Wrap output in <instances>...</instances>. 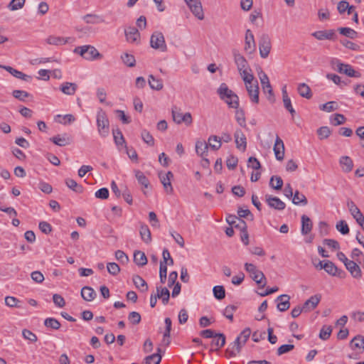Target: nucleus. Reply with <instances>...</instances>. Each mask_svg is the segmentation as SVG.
I'll return each mask as SVG.
<instances>
[{
    "instance_id": "obj_1",
    "label": "nucleus",
    "mask_w": 364,
    "mask_h": 364,
    "mask_svg": "<svg viewBox=\"0 0 364 364\" xmlns=\"http://www.w3.org/2000/svg\"><path fill=\"white\" fill-rule=\"evenodd\" d=\"M73 52L87 60H94L102 57V55L94 46L90 45L77 46L74 49Z\"/></svg>"
},
{
    "instance_id": "obj_2",
    "label": "nucleus",
    "mask_w": 364,
    "mask_h": 364,
    "mask_svg": "<svg viewBox=\"0 0 364 364\" xmlns=\"http://www.w3.org/2000/svg\"><path fill=\"white\" fill-rule=\"evenodd\" d=\"M217 93L219 95L221 100H225L227 97L232 96L233 97L234 101L229 103V107L231 108H238L239 106V97L238 96L230 89L228 88V86L226 83L223 82L220 84V87L217 90Z\"/></svg>"
},
{
    "instance_id": "obj_3",
    "label": "nucleus",
    "mask_w": 364,
    "mask_h": 364,
    "mask_svg": "<svg viewBox=\"0 0 364 364\" xmlns=\"http://www.w3.org/2000/svg\"><path fill=\"white\" fill-rule=\"evenodd\" d=\"M97 125L98 132L102 137H106L109 133V123L105 111L100 109L97 114Z\"/></svg>"
},
{
    "instance_id": "obj_4",
    "label": "nucleus",
    "mask_w": 364,
    "mask_h": 364,
    "mask_svg": "<svg viewBox=\"0 0 364 364\" xmlns=\"http://www.w3.org/2000/svg\"><path fill=\"white\" fill-rule=\"evenodd\" d=\"M171 114L173 122L177 124L184 123L186 126H190L193 122L191 114L190 112L183 114L181 112V109L176 106L172 107Z\"/></svg>"
},
{
    "instance_id": "obj_5",
    "label": "nucleus",
    "mask_w": 364,
    "mask_h": 364,
    "mask_svg": "<svg viewBox=\"0 0 364 364\" xmlns=\"http://www.w3.org/2000/svg\"><path fill=\"white\" fill-rule=\"evenodd\" d=\"M150 45L151 48L161 52H166L167 50L165 38L161 32L155 31L153 33L150 39Z\"/></svg>"
},
{
    "instance_id": "obj_6",
    "label": "nucleus",
    "mask_w": 364,
    "mask_h": 364,
    "mask_svg": "<svg viewBox=\"0 0 364 364\" xmlns=\"http://www.w3.org/2000/svg\"><path fill=\"white\" fill-rule=\"evenodd\" d=\"M232 140V136L229 133L223 132L222 133L221 137H219L216 135H211L208 138V142L210 147L213 150H218L221 146V141H224L225 143H228Z\"/></svg>"
},
{
    "instance_id": "obj_7",
    "label": "nucleus",
    "mask_w": 364,
    "mask_h": 364,
    "mask_svg": "<svg viewBox=\"0 0 364 364\" xmlns=\"http://www.w3.org/2000/svg\"><path fill=\"white\" fill-rule=\"evenodd\" d=\"M271 39L267 34H262L259 39V50L262 58L268 57L271 50Z\"/></svg>"
},
{
    "instance_id": "obj_8",
    "label": "nucleus",
    "mask_w": 364,
    "mask_h": 364,
    "mask_svg": "<svg viewBox=\"0 0 364 364\" xmlns=\"http://www.w3.org/2000/svg\"><path fill=\"white\" fill-rule=\"evenodd\" d=\"M258 75L264 92L268 93V100L269 101L274 102V93L268 76L262 70L258 73Z\"/></svg>"
},
{
    "instance_id": "obj_9",
    "label": "nucleus",
    "mask_w": 364,
    "mask_h": 364,
    "mask_svg": "<svg viewBox=\"0 0 364 364\" xmlns=\"http://www.w3.org/2000/svg\"><path fill=\"white\" fill-rule=\"evenodd\" d=\"M337 71L340 73L345 74L350 77H360L361 74L358 71H355L353 68L349 65L336 61Z\"/></svg>"
},
{
    "instance_id": "obj_10",
    "label": "nucleus",
    "mask_w": 364,
    "mask_h": 364,
    "mask_svg": "<svg viewBox=\"0 0 364 364\" xmlns=\"http://www.w3.org/2000/svg\"><path fill=\"white\" fill-rule=\"evenodd\" d=\"M193 14L199 20L204 18V13L200 0H184Z\"/></svg>"
},
{
    "instance_id": "obj_11",
    "label": "nucleus",
    "mask_w": 364,
    "mask_h": 364,
    "mask_svg": "<svg viewBox=\"0 0 364 364\" xmlns=\"http://www.w3.org/2000/svg\"><path fill=\"white\" fill-rule=\"evenodd\" d=\"M248 95L253 103H259V85L257 80L250 85H245Z\"/></svg>"
},
{
    "instance_id": "obj_12",
    "label": "nucleus",
    "mask_w": 364,
    "mask_h": 364,
    "mask_svg": "<svg viewBox=\"0 0 364 364\" xmlns=\"http://www.w3.org/2000/svg\"><path fill=\"white\" fill-rule=\"evenodd\" d=\"M124 33L129 43L137 44L140 42V33L136 28L129 26L124 30Z\"/></svg>"
},
{
    "instance_id": "obj_13",
    "label": "nucleus",
    "mask_w": 364,
    "mask_h": 364,
    "mask_svg": "<svg viewBox=\"0 0 364 364\" xmlns=\"http://www.w3.org/2000/svg\"><path fill=\"white\" fill-rule=\"evenodd\" d=\"M312 36L316 38L317 40H331L334 41L336 38L335 31L333 29L317 31L312 33Z\"/></svg>"
},
{
    "instance_id": "obj_14",
    "label": "nucleus",
    "mask_w": 364,
    "mask_h": 364,
    "mask_svg": "<svg viewBox=\"0 0 364 364\" xmlns=\"http://www.w3.org/2000/svg\"><path fill=\"white\" fill-rule=\"evenodd\" d=\"M266 202L270 208L277 210H283L286 207L285 203L278 197L271 195L266 196Z\"/></svg>"
},
{
    "instance_id": "obj_15",
    "label": "nucleus",
    "mask_w": 364,
    "mask_h": 364,
    "mask_svg": "<svg viewBox=\"0 0 364 364\" xmlns=\"http://www.w3.org/2000/svg\"><path fill=\"white\" fill-rule=\"evenodd\" d=\"M243 346L240 341L236 338L235 341L231 343L225 350V355L227 358L235 357L240 352Z\"/></svg>"
},
{
    "instance_id": "obj_16",
    "label": "nucleus",
    "mask_w": 364,
    "mask_h": 364,
    "mask_svg": "<svg viewBox=\"0 0 364 364\" xmlns=\"http://www.w3.org/2000/svg\"><path fill=\"white\" fill-rule=\"evenodd\" d=\"M275 157L278 161H282L284 157V144L282 139L277 136L274 148Z\"/></svg>"
},
{
    "instance_id": "obj_17",
    "label": "nucleus",
    "mask_w": 364,
    "mask_h": 364,
    "mask_svg": "<svg viewBox=\"0 0 364 364\" xmlns=\"http://www.w3.org/2000/svg\"><path fill=\"white\" fill-rule=\"evenodd\" d=\"M321 299V294H315L311 296L309 299H307L304 304H303V308L304 309V312H309L314 310L319 304Z\"/></svg>"
},
{
    "instance_id": "obj_18",
    "label": "nucleus",
    "mask_w": 364,
    "mask_h": 364,
    "mask_svg": "<svg viewBox=\"0 0 364 364\" xmlns=\"http://www.w3.org/2000/svg\"><path fill=\"white\" fill-rule=\"evenodd\" d=\"M236 147L245 151L247 148V139L244 133L241 129H237L234 134Z\"/></svg>"
},
{
    "instance_id": "obj_19",
    "label": "nucleus",
    "mask_w": 364,
    "mask_h": 364,
    "mask_svg": "<svg viewBox=\"0 0 364 364\" xmlns=\"http://www.w3.org/2000/svg\"><path fill=\"white\" fill-rule=\"evenodd\" d=\"M289 300L290 296L287 294H282L279 296L276 299V302L277 303V309L281 312H284L288 310L290 307Z\"/></svg>"
},
{
    "instance_id": "obj_20",
    "label": "nucleus",
    "mask_w": 364,
    "mask_h": 364,
    "mask_svg": "<svg viewBox=\"0 0 364 364\" xmlns=\"http://www.w3.org/2000/svg\"><path fill=\"white\" fill-rule=\"evenodd\" d=\"M245 50L250 54L255 50L254 36L250 29H247L245 33Z\"/></svg>"
},
{
    "instance_id": "obj_21",
    "label": "nucleus",
    "mask_w": 364,
    "mask_h": 364,
    "mask_svg": "<svg viewBox=\"0 0 364 364\" xmlns=\"http://www.w3.org/2000/svg\"><path fill=\"white\" fill-rule=\"evenodd\" d=\"M50 140L59 146H65L72 142V138L67 134H63V135L58 134L51 137Z\"/></svg>"
},
{
    "instance_id": "obj_22",
    "label": "nucleus",
    "mask_w": 364,
    "mask_h": 364,
    "mask_svg": "<svg viewBox=\"0 0 364 364\" xmlns=\"http://www.w3.org/2000/svg\"><path fill=\"white\" fill-rule=\"evenodd\" d=\"M159 178L161 183L163 184L164 189L166 193H173V187L171 183V178H173V174L171 171H168L166 175L161 176L159 175Z\"/></svg>"
},
{
    "instance_id": "obj_23",
    "label": "nucleus",
    "mask_w": 364,
    "mask_h": 364,
    "mask_svg": "<svg viewBox=\"0 0 364 364\" xmlns=\"http://www.w3.org/2000/svg\"><path fill=\"white\" fill-rule=\"evenodd\" d=\"M4 69H5L6 71H8L11 75H12L14 77L23 80L26 82H29L31 80L32 77L28 75L24 74L21 71H19L11 66H1Z\"/></svg>"
},
{
    "instance_id": "obj_24",
    "label": "nucleus",
    "mask_w": 364,
    "mask_h": 364,
    "mask_svg": "<svg viewBox=\"0 0 364 364\" xmlns=\"http://www.w3.org/2000/svg\"><path fill=\"white\" fill-rule=\"evenodd\" d=\"M233 55L235 63L237 67L238 71L249 68L248 63L243 55H242L236 50H233Z\"/></svg>"
},
{
    "instance_id": "obj_25",
    "label": "nucleus",
    "mask_w": 364,
    "mask_h": 364,
    "mask_svg": "<svg viewBox=\"0 0 364 364\" xmlns=\"http://www.w3.org/2000/svg\"><path fill=\"white\" fill-rule=\"evenodd\" d=\"M350 347L352 350H359L360 353L364 351V337L360 335L355 336L350 342Z\"/></svg>"
},
{
    "instance_id": "obj_26",
    "label": "nucleus",
    "mask_w": 364,
    "mask_h": 364,
    "mask_svg": "<svg viewBox=\"0 0 364 364\" xmlns=\"http://www.w3.org/2000/svg\"><path fill=\"white\" fill-rule=\"evenodd\" d=\"M358 263V262L355 261L349 260L345 264L346 269L350 272L352 276L355 278H359L361 277V271Z\"/></svg>"
},
{
    "instance_id": "obj_27",
    "label": "nucleus",
    "mask_w": 364,
    "mask_h": 364,
    "mask_svg": "<svg viewBox=\"0 0 364 364\" xmlns=\"http://www.w3.org/2000/svg\"><path fill=\"white\" fill-rule=\"evenodd\" d=\"M60 90L65 95H73L77 90V85L74 82H65L61 84Z\"/></svg>"
},
{
    "instance_id": "obj_28",
    "label": "nucleus",
    "mask_w": 364,
    "mask_h": 364,
    "mask_svg": "<svg viewBox=\"0 0 364 364\" xmlns=\"http://www.w3.org/2000/svg\"><path fill=\"white\" fill-rule=\"evenodd\" d=\"M313 223L311 219L307 215H303L301 216V234L304 235L309 234L311 231Z\"/></svg>"
},
{
    "instance_id": "obj_29",
    "label": "nucleus",
    "mask_w": 364,
    "mask_h": 364,
    "mask_svg": "<svg viewBox=\"0 0 364 364\" xmlns=\"http://www.w3.org/2000/svg\"><path fill=\"white\" fill-rule=\"evenodd\" d=\"M156 296L161 299L164 305L167 304L169 298L170 292L166 287H156Z\"/></svg>"
},
{
    "instance_id": "obj_30",
    "label": "nucleus",
    "mask_w": 364,
    "mask_h": 364,
    "mask_svg": "<svg viewBox=\"0 0 364 364\" xmlns=\"http://www.w3.org/2000/svg\"><path fill=\"white\" fill-rule=\"evenodd\" d=\"M250 276L260 288H264L265 287L267 284L266 277L262 271L258 269Z\"/></svg>"
},
{
    "instance_id": "obj_31",
    "label": "nucleus",
    "mask_w": 364,
    "mask_h": 364,
    "mask_svg": "<svg viewBox=\"0 0 364 364\" xmlns=\"http://www.w3.org/2000/svg\"><path fill=\"white\" fill-rule=\"evenodd\" d=\"M132 280L135 287L141 291L145 292L148 290V284L146 281L139 275H134Z\"/></svg>"
},
{
    "instance_id": "obj_32",
    "label": "nucleus",
    "mask_w": 364,
    "mask_h": 364,
    "mask_svg": "<svg viewBox=\"0 0 364 364\" xmlns=\"http://www.w3.org/2000/svg\"><path fill=\"white\" fill-rule=\"evenodd\" d=\"M149 85L152 90H161L164 87L161 79L156 78L153 75H150L148 79Z\"/></svg>"
},
{
    "instance_id": "obj_33",
    "label": "nucleus",
    "mask_w": 364,
    "mask_h": 364,
    "mask_svg": "<svg viewBox=\"0 0 364 364\" xmlns=\"http://www.w3.org/2000/svg\"><path fill=\"white\" fill-rule=\"evenodd\" d=\"M81 296L85 301H91L95 299L96 292L92 287H84L81 289Z\"/></svg>"
},
{
    "instance_id": "obj_34",
    "label": "nucleus",
    "mask_w": 364,
    "mask_h": 364,
    "mask_svg": "<svg viewBox=\"0 0 364 364\" xmlns=\"http://www.w3.org/2000/svg\"><path fill=\"white\" fill-rule=\"evenodd\" d=\"M297 91L302 97L310 99L312 97L311 88L306 83H299L298 85Z\"/></svg>"
},
{
    "instance_id": "obj_35",
    "label": "nucleus",
    "mask_w": 364,
    "mask_h": 364,
    "mask_svg": "<svg viewBox=\"0 0 364 364\" xmlns=\"http://www.w3.org/2000/svg\"><path fill=\"white\" fill-rule=\"evenodd\" d=\"M339 162L344 172L348 173L352 171L353 163L350 157L342 156L341 157Z\"/></svg>"
},
{
    "instance_id": "obj_36",
    "label": "nucleus",
    "mask_w": 364,
    "mask_h": 364,
    "mask_svg": "<svg viewBox=\"0 0 364 364\" xmlns=\"http://www.w3.org/2000/svg\"><path fill=\"white\" fill-rule=\"evenodd\" d=\"M139 233L141 237V240L146 242L149 243L151 241V235L150 230L147 225L142 224L140 227Z\"/></svg>"
},
{
    "instance_id": "obj_37",
    "label": "nucleus",
    "mask_w": 364,
    "mask_h": 364,
    "mask_svg": "<svg viewBox=\"0 0 364 364\" xmlns=\"http://www.w3.org/2000/svg\"><path fill=\"white\" fill-rule=\"evenodd\" d=\"M164 323H165V325H166V328H165V331L164 332L163 341H162L166 345H168L170 343L169 338H170V333H171V331L172 322H171V320L170 318H166L165 320H164Z\"/></svg>"
},
{
    "instance_id": "obj_38",
    "label": "nucleus",
    "mask_w": 364,
    "mask_h": 364,
    "mask_svg": "<svg viewBox=\"0 0 364 364\" xmlns=\"http://www.w3.org/2000/svg\"><path fill=\"white\" fill-rule=\"evenodd\" d=\"M250 71L251 69L250 68L239 71L245 85H250L252 82H255L254 75L250 73Z\"/></svg>"
},
{
    "instance_id": "obj_39",
    "label": "nucleus",
    "mask_w": 364,
    "mask_h": 364,
    "mask_svg": "<svg viewBox=\"0 0 364 364\" xmlns=\"http://www.w3.org/2000/svg\"><path fill=\"white\" fill-rule=\"evenodd\" d=\"M134 262L138 266L142 267L147 263V258L143 252L137 250L134 253Z\"/></svg>"
},
{
    "instance_id": "obj_40",
    "label": "nucleus",
    "mask_w": 364,
    "mask_h": 364,
    "mask_svg": "<svg viewBox=\"0 0 364 364\" xmlns=\"http://www.w3.org/2000/svg\"><path fill=\"white\" fill-rule=\"evenodd\" d=\"M292 203L297 205H306L308 200L303 193H301L299 191H296L292 196Z\"/></svg>"
},
{
    "instance_id": "obj_41",
    "label": "nucleus",
    "mask_w": 364,
    "mask_h": 364,
    "mask_svg": "<svg viewBox=\"0 0 364 364\" xmlns=\"http://www.w3.org/2000/svg\"><path fill=\"white\" fill-rule=\"evenodd\" d=\"M66 186L73 191L77 193L83 192V187L78 184L75 180L72 178H66L65 181Z\"/></svg>"
},
{
    "instance_id": "obj_42",
    "label": "nucleus",
    "mask_w": 364,
    "mask_h": 364,
    "mask_svg": "<svg viewBox=\"0 0 364 364\" xmlns=\"http://www.w3.org/2000/svg\"><path fill=\"white\" fill-rule=\"evenodd\" d=\"M215 336L216 337L213 338L212 346H215L216 350H218L225 344V336L223 333H216Z\"/></svg>"
},
{
    "instance_id": "obj_43",
    "label": "nucleus",
    "mask_w": 364,
    "mask_h": 364,
    "mask_svg": "<svg viewBox=\"0 0 364 364\" xmlns=\"http://www.w3.org/2000/svg\"><path fill=\"white\" fill-rule=\"evenodd\" d=\"M323 269L330 275L336 276L338 275V267L335 265L334 263L329 260H326L324 262Z\"/></svg>"
},
{
    "instance_id": "obj_44",
    "label": "nucleus",
    "mask_w": 364,
    "mask_h": 364,
    "mask_svg": "<svg viewBox=\"0 0 364 364\" xmlns=\"http://www.w3.org/2000/svg\"><path fill=\"white\" fill-rule=\"evenodd\" d=\"M209 143L207 144L205 141H198L196 143V151L200 156H203L207 153Z\"/></svg>"
},
{
    "instance_id": "obj_45",
    "label": "nucleus",
    "mask_w": 364,
    "mask_h": 364,
    "mask_svg": "<svg viewBox=\"0 0 364 364\" xmlns=\"http://www.w3.org/2000/svg\"><path fill=\"white\" fill-rule=\"evenodd\" d=\"M160 351L161 349L158 348V353L146 357L143 364H159L161 360V356L159 354Z\"/></svg>"
},
{
    "instance_id": "obj_46",
    "label": "nucleus",
    "mask_w": 364,
    "mask_h": 364,
    "mask_svg": "<svg viewBox=\"0 0 364 364\" xmlns=\"http://www.w3.org/2000/svg\"><path fill=\"white\" fill-rule=\"evenodd\" d=\"M269 186L275 190H280L283 186V180L280 176H272L269 181Z\"/></svg>"
},
{
    "instance_id": "obj_47",
    "label": "nucleus",
    "mask_w": 364,
    "mask_h": 364,
    "mask_svg": "<svg viewBox=\"0 0 364 364\" xmlns=\"http://www.w3.org/2000/svg\"><path fill=\"white\" fill-rule=\"evenodd\" d=\"M338 31L341 35L351 39H354L357 37V32L350 28L341 27L338 28Z\"/></svg>"
},
{
    "instance_id": "obj_48",
    "label": "nucleus",
    "mask_w": 364,
    "mask_h": 364,
    "mask_svg": "<svg viewBox=\"0 0 364 364\" xmlns=\"http://www.w3.org/2000/svg\"><path fill=\"white\" fill-rule=\"evenodd\" d=\"M318 139L323 140L327 139L331 134V130L328 127L323 126L318 128L316 131Z\"/></svg>"
},
{
    "instance_id": "obj_49",
    "label": "nucleus",
    "mask_w": 364,
    "mask_h": 364,
    "mask_svg": "<svg viewBox=\"0 0 364 364\" xmlns=\"http://www.w3.org/2000/svg\"><path fill=\"white\" fill-rule=\"evenodd\" d=\"M121 58L123 63L128 67L132 68L135 66L136 60L133 55L129 53H124L122 55Z\"/></svg>"
},
{
    "instance_id": "obj_50",
    "label": "nucleus",
    "mask_w": 364,
    "mask_h": 364,
    "mask_svg": "<svg viewBox=\"0 0 364 364\" xmlns=\"http://www.w3.org/2000/svg\"><path fill=\"white\" fill-rule=\"evenodd\" d=\"M44 325L47 328H50L53 330H58L60 328V323L54 318H47L44 321Z\"/></svg>"
},
{
    "instance_id": "obj_51",
    "label": "nucleus",
    "mask_w": 364,
    "mask_h": 364,
    "mask_svg": "<svg viewBox=\"0 0 364 364\" xmlns=\"http://www.w3.org/2000/svg\"><path fill=\"white\" fill-rule=\"evenodd\" d=\"M134 173L138 182L144 188H148L149 182L146 176L139 170H135Z\"/></svg>"
},
{
    "instance_id": "obj_52",
    "label": "nucleus",
    "mask_w": 364,
    "mask_h": 364,
    "mask_svg": "<svg viewBox=\"0 0 364 364\" xmlns=\"http://www.w3.org/2000/svg\"><path fill=\"white\" fill-rule=\"evenodd\" d=\"M46 42L50 45L58 46L65 44L68 41L62 37L50 36L46 39Z\"/></svg>"
},
{
    "instance_id": "obj_53",
    "label": "nucleus",
    "mask_w": 364,
    "mask_h": 364,
    "mask_svg": "<svg viewBox=\"0 0 364 364\" xmlns=\"http://www.w3.org/2000/svg\"><path fill=\"white\" fill-rule=\"evenodd\" d=\"M26 0H11L7 8L10 11H16L23 7Z\"/></svg>"
},
{
    "instance_id": "obj_54",
    "label": "nucleus",
    "mask_w": 364,
    "mask_h": 364,
    "mask_svg": "<svg viewBox=\"0 0 364 364\" xmlns=\"http://www.w3.org/2000/svg\"><path fill=\"white\" fill-rule=\"evenodd\" d=\"M141 137L149 146H153L154 145V139L147 130L144 129L141 131Z\"/></svg>"
},
{
    "instance_id": "obj_55",
    "label": "nucleus",
    "mask_w": 364,
    "mask_h": 364,
    "mask_svg": "<svg viewBox=\"0 0 364 364\" xmlns=\"http://www.w3.org/2000/svg\"><path fill=\"white\" fill-rule=\"evenodd\" d=\"M332 333V327L331 326H323L319 333V338L323 341L329 338Z\"/></svg>"
},
{
    "instance_id": "obj_56",
    "label": "nucleus",
    "mask_w": 364,
    "mask_h": 364,
    "mask_svg": "<svg viewBox=\"0 0 364 364\" xmlns=\"http://www.w3.org/2000/svg\"><path fill=\"white\" fill-rule=\"evenodd\" d=\"M214 296L219 300H221L225 296V290L223 286H215L213 289Z\"/></svg>"
},
{
    "instance_id": "obj_57",
    "label": "nucleus",
    "mask_w": 364,
    "mask_h": 364,
    "mask_svg": "<svg viewBox=\"0 0 364 364\" xmlns=\"http://www.w3.org/2000/svg\"><path fill=\"white\" fill-rule=\"evenodd\" d=\"M235 119L237 123L242 127H246V119L245 117V112L242 109H239L237 108L235 112Z\"/></svg>"
},
{
    "instance_id": "obj_58",
    "label": "nucleus",
    "mask_w": 364,
    "mask_h": 364,
    "mask_svg": "<svg viewBox=\"0 0 364 364\" xmlns=\"http://www.w3.org/2000/svg\"><path fill=\"white\" fill-rule=\"evenodd\" d=\"M20 303L21 301L14 296H8L5 297V304L9 307L21 308V306L19 304Z\"/></svg>"
},
{
    "instance_id": "obj_59",
    "label": "nucleus",
    "mask_w": 364,
    "mask_h": 364,
    "mask_svg": "<svg viewBox=\"0 0 364 364\" xmlns=\"http://www.w3.org/2000/svg\"><path fill=\"white\" fill-rule=\"evenodd\" d=\"M251 335V330L250 328H245L240 335L237 337V338L240 341V342L245 346L247 341L250 338Z\"/></svg>"
},
{
    "instance_id": "obj_60",
    "label": "nucleus",
    "mask_w": 364,
    "mask_h": 364,
    "mask_svg": "<svg viewBox=\"0 0 364 364\" xmlns=\"http://www.w3.org/2000/svg\"><path fill=\"white\" fill-rule=\"evenodd\" d=\"M337 109L338 105H336V102L333 101L328 102L325 104L320 105V109L327 112H333L334 110H336Z\"/></svg>"
},
{
    "instance_id": "obj_61",
    "label": "nucleus",
    "mask_w": 364,
    "mask_h": 364,
    "mask_svg": "<svg viewBox=\"0 0 364 364\" xmlns=\"http://www.w3.org/2000/svg\"><path fill=\"white\" fill-rule=\"evenodd\" d=\"M113 136L114 142L117 146L125 144L124 138L119 129L113 130Z\"/></svg>"
},
{
    "instance_id": "obj_62",
    "label": "nucleus",
    "mask_w": 364,
    "mask_h": 364,
    "mask_svg": "<svg viewBox=\"0 0 364 364\" xmlns=\"http://www.w3.org/2000/svg\"><path fill=\"white\" fill-rule=\"evenodd\" d=\"M12 95L18 100L24 102L25 99L30 96V94L24 90H15L13 91Z\"/></svg>"
},
{
    "instance_id": "obj_63",
    "label": "nucleus",
    "mask_w": 364,
    "mask_h": 364,
    "mask_svg": "<svg viewBox=\"0 0 364 364\" xmlns=\"http://www.w3.org/2000/svg\"><path fill=\"white\" fill-rule=\"evenodd\" d=\"M336 228L342 235H347L349 233L350 230L345 220H340L337 223Z\"/></svg>"
},
{
    "instance_id": "obj_64",
    "label": "nucleus",
    "mask_w": 364,
    "mask_h": 364,
    "mask_svg": "<svg viewBox=\"0 0 364 364\" xmlns=\"http://www.w3.org/2000/svg\"><path fill=\"white\" fill-rule=\"evenodd\" d=\"M141 319V315L136 311H132L128 315V320L132 324H139Z\"/></svg>"
}]
</instances>
